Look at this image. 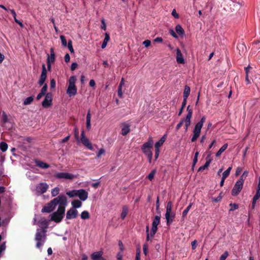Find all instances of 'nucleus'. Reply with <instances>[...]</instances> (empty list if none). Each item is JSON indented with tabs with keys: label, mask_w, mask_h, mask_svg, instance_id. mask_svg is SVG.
<instances>
[{
	"label": "nucleus",
	"mask_w": 260,
	"mask_h": 260,
	"mask_svg": "<svg viewBox=\"0 0 260 260\" xmlns=\"http://www.w3.org/2000/svg\"><path fill=\"white\" fill-rule=\"evenodd\" d=\"M72 208L76 209L77 208H80L82 206V202L78 200H75L72 202Z\"/></svg>",
	"instance_id": "27"
},
{
	"label": "nucleus",
	"mask_w": 260,
	"mask_h": 260,
	"mask_svg": "<svg viewBox=\"0 0 260 260\" xmlns=\"http://www.w3.org/2000/svg\"><path fill=\"white\" fill-rule=\"evenodd\" d=\"M145 154L148 156V158L149 159V161L150 163L151 162V159H152V155H153L152 151H150L148 152L147 153H145Z\"/></svg>",
	"instance_id": "53"
},
{
	"label": "nucleus",
	"mask_w": 260,
	"mask_h": 260,
	"mask_svg": "<svg viewBox=\"0 0 260 260\" xmlns=\"http://www.w3.org/2000/svg\"><path fill=\"white\" fill-rule=\"evenodd\" d=\"M156 173V170H153L147 176V178L150 180L152 181Z\"/></svg>",
	"instance_id": "40"
},
{
	"label": "nucleus",
	"mask_w": 260,
	"mask_h": 260,
	"mask_svg": "<svg viewBox=\"0 0 260 260\" xmlns=\"http://www.w3.org/2000/svg\"><path fill=\"white\" fill-rule=\"evenodd\" d=\"M192 205V203H190L189 205L187 207V208L183 211L182 212V218H184L187 213L188 212V211H189V210L190 209L191 206Z\"/></svg>",
	"instance_id": "37"
},
{
	"label": "nucleus",
	"mask_w": 260,
	"mask_h": 260,
	"mask_svg": "<svg viewBox=\"0 0 260 260\" xmlns=\"http://www.w3.org/2000/svg\"><path fill=\"white\" fill-rule=\"evenodd\" d=\"M67 46L70 52L73 53L74 51L72 45V41L71 40L68 41Z\"/></svg>",
	"instance_id": "47"
},
{
	"label": "nucleus",
	"mask_w": 260,
	"mask_h": 260,
	"mask_svg": "<svg viewBox=\"0 0 260 260\" xmlns=\"http://www.w3.org/2000/svg\"><path fill=\"white\" fill-rule=\"evenodd\" d=\"M58 197H61L64 198L65 200V202H64V203L63 204H58V205H59V206L58 207L57 210L55 212L64 216L66 211V206H67L68 204L67 199L63 195H59Z\"/></svg>",
	"instance_id": "11"
},
{
	"label": "nucleus",
	"mask_w": 260,
	"mask_h": 260,
	"mask_svg": "<svg viewBox=\"0 0 260 260\" xmlns=\"http://www.w3.org/2000/svg\"><path fill=\"white\" fill-rule=\"evenodd\" d=\"M229 254L227 251H225L220 257L219 260H225V259L228 257Z\"/></svg>",
	"instance_id": "48"
},
{
	"label": "nucleus",
	"mask_w": 260,
	"mask_h": 260,
	"mask_svg": "<svg viewBox=\"0 0 260 260\" xmlns=\"http://www.w3.org/2000/svg\"><path fill=\"white\" fill-rule=\"evenodd\" d=\"M54 177L56 178L61 179H66L72 180L74 178V175L69 173L60 172L56 173L54 175Z\"/></svg>",
	"instance_id": "12"
},
{
	"label": "nucleus",
	"mask_w": 260,
	"mask_h": 260,
	"mask_svg": "<svg viewBox=\"0 0 260 260\" xmlns=\"http://www.w3.org/2000/svg\"><path fill=\"white\" fill-rule=\"evenodd\" d=\"M110 38L109 34L108 33H106L104 41L102 44V48L104 49L106 47L107 43L110 40Z\"/></svg>",
	"instance_id": "30"
},
{
	"label": "nucleus",
	"mask_w": 260,
	"mask_h": 260,
	"mask_svg": "<svg viewBox=\"0 0 260 260\" xmlns=\"http://www.w3.org/2000/svg\"><path fill=\"white\" fill-rule=\"evenodd\" d=\"M76 78L73 76L70 77L69 80V85L67 90V93L70 97L75 95L77 94V89L75 85Z\"/></svg>",
	"instance_id": "3"
},
{
	"label": "nucleus",
	"mask_w": 260,
	"mask_h": 260,
	"mask_svg": "<svg viewBox=\"0 0 260 260\" xmlns=\"http://www.w3.org/2000/svg\"><path fill=\"white\" fill-rule=\"evenodd\" d=\"M34 98L32 96H29L25 99V100L24 101L23 104L24 105H29L31 103V102L33 101Z\"/></svg>",
	"instance_id": "41"
},
{
	"label": "nucleus",
	"mask_w": 260,
	"mask_h": 260,
	"mask_svg": "<svg viewBox=\"0 0 260 260\" xmlns=\"http://www.w3.org/2000/svg\"><path fill=\"white\" fill-rule=\"evenodd\" d=\"M78 67V64L76 62H73L72 63L71 66V71H74Z\"/></svg>",
	"instance_id": "60"
},
{
	"label": "nucleus",
	"mask_w": 260,
	"mask_h": 260,
	"mask_svg": "<svg viewBox=\"0 0 260 260\" xmlns=\"http://www.w3.org/2000/svg\"><path fill=\"white\" fill-rule=\"evenodd\" d=\"M49 186L46 183H39L36 186V192L38 195L42 194L46 192Z\"/></svg>",
	"instance_id": "9"
},
{
	"label": "nucleus",
	"mask_w": 260,
	"mask_h": 260,
	"mask_svg": "<svg viewBox=\"0 0 260 260\" xmlns=\"http://www.w3.org/2000/svg\"><path fill=\"white\" fill-rule=\"evenodd\" d=\"M143 44L145 47H148L150 45L151 41L149 40H146L143 42Z\"/></svg>",
	"instance_id": "59"
},
{
	"label": "nucleus",
	"mask_w": 260,
	"mask_h": 260,
	"mask_svg": "<svg viewBox=\"0 0 260 260\" xmlns=\"http://www.w3.org/2000/svg\"><path fill=\"white\" fill-rule=\"evenodd\" d=\"M230 206L231 207V208L230 210V211L235 210L237 209L238 208V207H239L238 205L237 204H236V203H234V204L231 203L230 204Z\"/></svg>",
	"instance_id": "49"
},
{
	"label": "nucleus",
	"mask_w": 260,
	"mask_h": 260,
	"mask_svg": "<svg viewBox=\"0 0 260 260\" xmlns=\"http://www.w3.org/2000/svg\"><path fill=\"white\" fill-rule=\"evenodd\" d=\"M166 135L163 136L155 144V149H159V148L163 145L166 141Z\"/></svg>",
	"instance_id": "22"
},
{
	"label": "nucleus",
	"mask_w": 260,
	"mask_h": 260,
	"mask_svg": "<svg viewBox=\"0 0 260 260\" xmlns=\"http://www.w3.org/2000/svg\"><path fill=\"white\" fill-rule=\"evenodd\" d=\"M160 216H158V215L155 216L154 217V219L153 220L152 225H155V226H157L160 223Z\"/></svg>",
	"instance_id": "35"
},
{
	"label": "nucleus",
	"mask_w": 260,
	"mask_h": 260,
	"mask_svg": "<svg viewBox=\"0 0 260 260\" xmlns=\"http://www.w3.org/2000/svg\"><path fill=\"white\" fill-rule=\"evenodd\" d=\"M9 120L8 118V116L6 114V113L3 111L2 113V122L4 124H6V123L8 122Z\"/></svg>",
	"instance_id": "38"
},
{
	"label": "nucleus",
	"mask_w": 260,
	"mask_h": 260,
	"mask_svg": "<svg viewBox=\"0 0 260 260\" xmlns=\"http://www.w3.org/2000/svg\"><path fill=\"white\" fill-rule=\"evenodd\" d=\"M81 218L82 219H88L90 218V214L88 211H83L81 213Z\"/></svg>",
	"instance_id": "32"
},
{
	"label": "nucleus",
	"mask_w": 260,
	"mask_h": 260,
	"mask_svg": "<svg viewBox=\"0 0 260 260\" xmlns=\"http://www.w3.org/2000/svg\"><path fill=\"white\" fill-rule=\"evenodd\" d=\"M103 252L102 251L95 252L91 255V258L92 260H99L102 257Z\"/></svg>",
	"instance_id": "23"
},
{
	"label": "nucleus",
	"mask_w": 260,
	"mask_h": 260,
	"mask_svg": "<svg viewBox=\"0 0 260 260\" xmlns=\"http://www.w3.org/2000/svg\"><path fill=\"white\" fill-rule=\"evenodd\" d=\"M78 212L76 209L70 208L67 212L66 219H75L78 216Z\"/></svg>",
	"instance_id": "14"
},
{
	"label": "nucleus",
	"mask_w": 260,
	"mask_h": 260,
	"mask_svg": "<svg viewBox=\"0 0 260 260\" xmlns=\"http://www.w3.org/2000/svg\"><path fill=\"white\" fill-rule=\"evenodd\" d=\"M43 87L42 88L41 90V92L42 93H44V94H46V91H47V87H48V85L46 83L43 84Z\"/></svg>",
	"instance_id": "52"
},
{
	"label": "nucleus",
	"mask_w": 260,
	"mask_h": 260,
	"mask_svg": "<svg viewBox=\"0 0 260 260\" xmlns=\"http://www.w3.org/2000/svg\"><path fill=\"white\" fill-rule=\"evenodd\" d=\"M176 61L178 63L181 64H183L185 62L181 51L179 48L176 49Z\"/></svg>",
	"instance_id": "19"
},
{
	"label": "nucleus",
	"mask_w": 260,
	"mask_h": 260,
	"mask_svg": "<svg viewBox=\"0 0 260 260\" xmlns=\"http://www.w3.org/2000/svg\"><path fill=\"white\" fill-rule=\"evenodd\" d=\"M228 144L226 143V144H224L220 149L217 152V153H216V157H219V156H220V155L222 154V153L223 152H224L226 149L228 147Z\"/></svg>",
	"instance_id": "31"
},
{
	"label": "nucleus",
	"mask_w": 260,
	"mask_h": 260,
	"mask_svg": "<svg viewBox=\"0 0 260 260\" xmlns=\"http://www.w3.org/2000/svg\"><path fill=\"white\" fill-rule=\"evenodd\" d=\"M172 203L171 201H169L167 203V207H166V212L165 214V217L166 220H167L168 222H169V216L170 213L172 212Z\"/></svg>",
	"instance_id": "18"
},
{
	"label": "nucleus",
	"mask_w": 260,
	"mask_h": 260,
	"mask_svg": "<svg viewBox=\"0 0 260 260\" xmlns=\"http://www.w3.org/2000/svg\"><path fill=\"white\" fill-rule=\"evenodd\" d=\"M143 250L144 254L146 255L147 253V250H148V245L145 243L143 246Z\"/></svg>",
	"instance_id": "57"
},
{
	"label": "nucleus",
	"mask_w": 260,
	"mask_h": 260,
	"mask_svg": "<svg viewBox=\"0 0 260 260\" xmlns=\"http://www.w3.org/2000/svg\"><path fill=\"white\" fill-rule=\"evenodd\" d=\"M243 184V181H237L232 190V195L237 196L242 189Z\"/></svg>",
	"instance_id": "6"
},
{
	"label": "nucleus",
	"mask_w": 260,
	"mask_h": 260,
	"mask_svg": "<svg viewBox=\"0 0 260 260\" xmlns=\"http://www.w3.org/2000/svg\"><path fill=\"white\" fill-rule=\"evenodd\" d=\"M118 246L119 247L120 250L121 252L124 250V246L121 241L119 240L118 241Z\"/></svg>",
	"instance_id": "62"
},
{
	"label": "nucleus",
	"mask_w": 260,
	"mask_h": 260,
	"mask_svg": "<svg viewBox=\"0 0 260 260\" xmlns=\"http://www.w3.org/2000/svg\"><path fill=\"white\" fill-rule=\"evenodd\" d=\"M78 190H72L67 192L66 194L70 198L77 197Z\"/></svg>",
	"instance_id": "33"
},
{
	"label": "nucleus",
	"mask_w": 260,
	"mask_h": 260,
	"mask_svg": "<svg viewBox=\"0 0 260 260\" xmlns=\"http://www.w3.org/2000/svg\"><path fill=\"white\" fill-rule=\"evenodd\" d=\"M56 85V82L54 79H52L50 81V88L53 89L55 88Z\"/></svg>",
	"instance_id": "58"
},
{
	"label": "nucleus",
	"mask_w": 260,
	"mask_h": 260,
	"mask_svg": "<svg viewBox=\"0 0 260 260\" xmlns=\"http://www.w3.org/2000/svg\"><path fill=\"white\" fill-rule=\"evenodd\" d=\"M190 92V88L188 85H185L183 92V99H187Z\"/></svg>",
	"instance_id": "28"
},
{
	"label": "nucleus",
	"mask_w": 260,
	"mask_h": 260,
	"mask_svg": "<svg viewBox=\"0 0 260 260\" xmlns=\"http://www.w3.org/2000/svg\"><path fill=\"white\" fill-rule=\"evenodd\" d=\"M105 153V150L104 149L101 148L99 151V152L96 155V157L98 158H99L101 156V155L104 154Z\"/></svg>",
	"instance_id": "56"
},
{
	"label": "nucleus",
	"mask_w": 260,
	"mask_h": 260,
	"mask_svg": "<svg viewBox=\"0 0 260 260\" xmlns=\"http://www.w3.org/2000/svg\"><path fill=\"white\" fill-rule=\"evenodd\" d=\"M47 56H48V57H47V61H49V62H51V63H53L55 61V53H54V49L51 48L50 49V55H49V54H47Z\"/></svg>",
	"instance_id": "20"
},
{
	"label": "nucleus",
	"mask_w": 260,
	"mask_h": 260,
	"mask_svg": "<svg viewBox=\"0 0 260 260\" xmlns=\"http://www.w3.org/2000/svg\"><path fill=\"white\" fill-rule=\"evenodd\" d=\"M175 217V213L174 212H171L170 213V216H169V222H168L167 221V224L168 225H170L173 222V219Z\"/></svg>",
	"instance_id": "39"
},
{
	"label": "nucleus",
	"mask_w": 260,
	"mask_h": 260,
	"mask_svg": "<svg viewBox=\"0 0 260 260\" xmlns=\"http://www.w3.org/2000/svg\"><path fill=\"white\" fill-rule=\"evenodd\" d=\"M187 114L185 118H184V122L185 123L184 128L185 131L187 132L188 130V126L191 123V118L192 115V110L190 109V106H188L187 107Z\"/></svg>",
	"instance_id": "5"
},
{
	"label": "nucleus",
	"mask_w": 260,
	"mask_h": 260,
	"mask_svg": "<svg viewBox=\"0 0 260 260\" xmlns=\"http://www.w3.org/2000/svg\"><path fill=\"white\" fill-rule=\"evenodd\" d=\"M46 233V231L45 229L41 230L38 229L37 230L35 236V240L37 241L36 247L37 248H41L45 243L47 237Z\"/></svg>",
	"instance_id": "2"
},
{
	"label": "nucleus",
	"mask_w": 260,
	"mask_h": 260,
	"mask_svg": "<svg viewBox=\"0 0 260 260\" xmlns=\"http://www.w3.org/2000/svg\"><path fill=\"white\" fill-rule=\"evenodd\" d=\"M36 162V165L42 169H48L50 167L49 164L42 161L38 160Z\"/></svg>",
	"instance_id": "24"
},
{
	"label": "nucleus",
	"mask_w": 260,
	"mask_h": 260,
	"mask_svg": "<svg viewBox=\"0 0 260 260\" xmlns=\"http://www.w3.org/2000/svg\"><path fill=\"white\" fill-rule=\"evenodd\" d=\"M63 217L64 216L61 214L54 212L51 215V220L56 223H59L62 220Z\"/></svg>",
	"instance_id": "16"
},
{
	"label": "nucleus",
	"mask_w": 260,
	"mask_h": 260,
	"mask_svg": "<svg viewBox=\"0 0 260 260\" xmlns=\"http://www.w3.org/2000/svg\"><path fill=\"white\" fill-rule=\"evenodd\" d=\"M232 170V167H229L222 174V176L223 177V178H226L230 173V172Z\"/></svg>",
	"instance_id": "42"
},
{
	"label": "nucleus",
	"mask_w": 260,
	"mask_h": 260,
	"mask_svg": "<svg viewBox=\"0 0 260 260\" xmlns=\"http://www.w3.org/2000/svg\"><path fill=\"white\" fill-rule=\"evenodd\" d=\"M47 70L46 69L45 65L43 64L41 75L40 76V79L39 80V82H38L40 86H42L43 84H44L47 78Z\"/></svg>",
	"instance_id": "13"
},
{
	"label": "nucleus",
	"mask_w": 260,
	"mask_h": 260,
	"mask_svg": "<svg viewBox=\"0 0 260 260\" xmlns=\"http://www.w3.org/2000/svg\"><path fill=\"white\" fill-rule=\"evenodd\" d=\"M65 202L64 198L61 197H57L52 200H51L49 203L46 206L43 207L42 209V212L50 213L55 208V207L58 204H63Z\"/></svg>",
	"instance_id": "1"
},
{
	"label": "nucleus",
	"mask_w": 260,
	"mask_h": 260,
	"mask_svg": "<svg viewBox=\"0 0 260 260\" xmlns=\"http://www.w3.org/2000/svg\"><path fill=\"white\" fill-rule=\"evenodd\" d=\"M52 94L48 92L45 95V98L42 102V105L44 108H48L52 105Z\"/></svg>",
	"instance_id": "10"
},
{
	"label": "nucleus",
	"mask_w": 260,
	"mask_h": 260,
	"mask_svg": "<svg viewBox=\"0 0 260 260\" xmlns=\"http://www.w3.org/2000/svg\"><path fill=\"white\" fill-rule=\"evenodd\" d=\"M122 94H123V92H122V87H121V86H118V96L120 98H122Z\"/></svg>",
	"instance_id": "54"
},
{
	"label": "nucleus",
	"mask_w": 260,
	"mask_h": 260,
	"mask_svg": "<svg viewBox=\"0 0 260 260\" xmlns=\"http://www.w3.org/2000/svg\"><path fill=\"white\" fill-rule=\"evenodd\" d=\"M153 145V141L151 137H149L147 142L144 143L141 149L143 152L145 154L151 151L150 149L152 148Z\"/></svg>",
	"instance_id": "7"
},
{
	"label": "nucleus",
	"mask_w": 260,
	"mask_h": 260,
	"mask_svg": "<svg viewBox=\"0 0 260 260\" xmlns=\"http://www.w3.org/2000/svg\"><path fill=\"white\" fill-rule=\"evenodd\" d=\"M206 120L205 116H203L200 121H199L193 129V135L191 138V142H193L197 140L199 137L201 131L202 127Z\"/></svg>",
	"instance_id": "4"
},
{
	"label": "nucleus",
	"mask_w": 260,
	"mask_h": 260,
	"mask_svg": "<svg viewBox=\"0 0 260 260\" xmlns=\"http://www.w3.org/2000/svg\"><path fill=\"white\" fill-rule=\"evenodd\" d=\"M169 32H170V35L172 36H173L174 38H178V36L177 35L176 32L173 29H170L169 30Z\"/></svg>",
	"instance_id": "64"
},
{
	"label": "nucleus",
	"mask_w": 260,
	"mask_h": 260,
	"mask_svg": "<svg viewBox=\"0 0 260 260\" xmlns=\"http://www.w3.org/2000/svg\"><path fill=\"white\" fill-rule=\"evenodd\" d=\"M40 223L42 225H44L45 228H47L48 226V221L45 219H41L40 220Z\"/></svg>",
	"instance_id": "45"
},
{
	"label": "nucleus",
	"mask_w": 260,
	"mask_h": 260,
	"mask_svg": "<svg viewBox=\"0 0 260 260\" xmlns=\"http://www.w3.org/2000/svg\"><path fill=\"white\" fill-rule=\"evenodd\" d=\"M60 40H61V41L62 45L64 47H66L67 46V40H66V37L64 36H63V35H61L60 36Z\"/></svg>",
	"instance_id": "46"
},
{
	"label": "nucleus",
	"mask_w": 260,
	"mask_h": 260,
	"mask_svg": "<svg viewBox=\"0 0 260 260\" xmlns=\"http://www.w3.org/2000/svg\"><path fill=\"white\" fill-rule=\"evenodd\" d=\"M121 134L125 136L130 132L131 125L127 122H123L121 123Z\"/></svg>",
	"instance_id": "15"
},
{
	"label": "nucleus",
	"mask_w": 260,
	"mask_h": 260,
	"mask_svg": "<svg viewBox=\"0 0 260 260\" xmlns=\"http://www.w3.org/2000/svg\"><path fill=\"white\" fill-rule=\"evenodd\" d=\"M184 123V118L182 119L179 122L176 127V131H178L179 128L182 126Z\"/></svg>",
	"instance_id": "55"
},
{
	"label": "nucleus",
	"mask_w": 260,
	"mask_h": 260,
	"mask_svg": "<svg viewBox=\"0 0 260 260\" xmlns=\"http://www.w3.org/2000/svg\"><path fill=\"white\" fill-rule=\"evenodd\" d=\"M128 212V208L126 206H123L122 207V212L120 215L121 218L123 220L126 216Z\"/></svg>",
	"instance_id": "26"
},
{
	"label": "nucleus",
	"mask_w": 260,
	"mask_h": 260,
	"mask_svg": "<svg viewBox=\"0 0 260 260\" xmlns=\"http://www.w3.org/2000/svg\"><path fill=\"white\" fill-rule=\"evenodd\" d=\"M74 134H75V137L77 141H79V132L78 130L77 127H75L74 129Z\"/></svg>",
	"instance_id": "50"
},
{
	"label": "nucleus",
	"mask_w": 260,
	"mask_h": 260,
	"mask_svg": "<svg viewBox=\"0 0 260 260\" xmlns=\"http://www.w3.org/2000/svg\"><path fill=\"white\" fill-rule=\"evenodd\" d=\"M172 15L175 18H179V14L176 12V11L175 9H174L172 12Z\"/></svg>",
	"instance_id": "63"
},
{
	"label": "nucleus",
	"mask_w": 260,
	"mask_h": 260,
	"mask_svg": "<svg viewBox=\"0 0 260 260\" xmlns=\"http://www.w3.org/2000/svg\"><path fill=\"white\" fill-rule=\"evenodd\" d=\"M59 189L58 187H56L52 189L51 194L52 197H56L57 195L59 194Z\"/></svg>",
	"instance_id": "43"
},
{
	"label": "nucleus",
	"mask_w": 260,
	"mask_h": 260,
	"mask_svg": "<svg viewBox=\"0 0 260 260\" xmlns=\"http://www.w3.org/2000/svg\"><path fill=\"white\" fill-rule=\"evenodd\" d=\"M210 156V154H209L207 156V157H206L207 161H206V163L204 164V166L200 167L198 169V172L202 171V170H205L208 168V167L209 166V165L211 161V159L209 158Z\"/></svg>",
	"instance_id": "21"
},
{
	"label": "nucleus",
	"mask_w": 260,
	"mask_h": 260,
	"mask_svg": "<svg viewBox=\"0 0 260 260\" xmlns=\"http://www.w3.org/2000/svg\"><path fill=\"white\" fill-rule=\"evenodd\" d=\"M258 199L256 198V197H253V198L252 199L251 209L249 211V216H250V214L252 212V211L253 210H254V209L255 208V204H256V201L258 200Z\"/></svg>",
	"instance_id": "34"
},
{
	"label": "nucleus",
	"mask_w": 260,
	"mask_h": 260,
	"mask_svg": "<svg viewBox=\"0 0 260 260\" xmlns=\"http://www.w3.org/2000/svg\"><path fill=\"white\" fill-rule=\"evenodd\" d=\"M102 25L101 28L102 29L106 30V24L105 22V20L104 19H102L101 20Z\"/></svg>",
	"instance_id": "61"
},
{
	"label": "nucleus",
	"mask_w": 260,
	"mask_h": 260,
	"mask_svg": "<svg viewBox=\"0 0 260 260\" xmlns=\"http://www.w3.org/2000/svg\"><path fill=\"white\" fill-rule=\"evenodd\" d=\"M247 175L248 172L245 171L240 177V178L238 181H243V183H244V179L247 176Z\"/></svg>",
	"instance_id": "51"
},
{
	"label": "nucleus",
	"mask_w": 260,
	"mask_h": 260,
	"mask_svg": "<svg viewBox=\"0 0 260 260\" xmlns=\"http://www.w3.org/2000/svg\"><path fill=\"white\" fill-rule=\"evenodd\" d=\"M8 149V144L4 142H2L0 143V149L3 151V152H5Z\"/></svg>",
	"instance_id": "36"
},
{
	"label": "nucleus",
	"mask_w": 260,
	"mask_h": 260,
	"mask_svg": "<svg viewBox=\"0 0 260 260\" xmlns=\"http://www.w3.org/2000/svg\"><path fill=\"white\" fill-rule=\"evenodd\" d=\"M222 192H221L217 198H212V201L215 203H218L220 202L221 199L222 198Z\"/></svg>",
	"instance_id": "44"
},
{
	"label": "nucleus",
	"mask_w": 260,
	"mask_h": 260,
	"mask_svg": "<svg viewBox=\"0 0 260 260\" xmlns=\"http://www.w3.org/2000/svg\"><path fill=\"white\" fill-rule=\"evenodd\" d=\"M81 135V137L80 139V141L82 144L86 146L88 149L92 150L93 149L92 145L89 141V139L85 137L84 130L82 131Z\"/></svg>",
	"instance_id": "8"
},
{
	"label": "nucleus",
	"mask_w": 260,
	"mask_h": 260,
	"mask_svg": "<svg viewBox=\"0 0 260 260\" xmlns=\"http://www.w3.org/2000/svg\"><path fill=\"white\" fill-rule=\"evenodd\" d=\"M88 192L84 189H79L77 196L81 201H85L88 198Z\"/></svg>",
	"instance_id": "17"
},
{
	"label": "nucleus",
	"mask_w": 260,
	"mask_h": 260,
	"mask_svg": "<svg viewBox=\"0 0 260 260\" xmlns=\"http://www.w3.org/2000/svg\"><path fill=\"white\" fill-rule=\"evenodd\" d=\"M175 30L177 33L180 36H182L184 34V30L180 24H178L176 26Z\"/></svg>",
	"instance_id": "29"
},
{
	"label": "nucleus",
	"mask_w": 260,
	"mask_h": 260,
	"mask_svg": "<svg viewBox=\"0 0 260 260\" xmlns=\"http://www.w3.org/2000/svg\"><path fill=\"white\" fill-rule=\"evenodd\" d=\"M91 114L90 113V110L88 111L87 115H86V128L87 130H89L91 128Z\"/></svg>",
	"instance_id": "25"
}]
</instances>
